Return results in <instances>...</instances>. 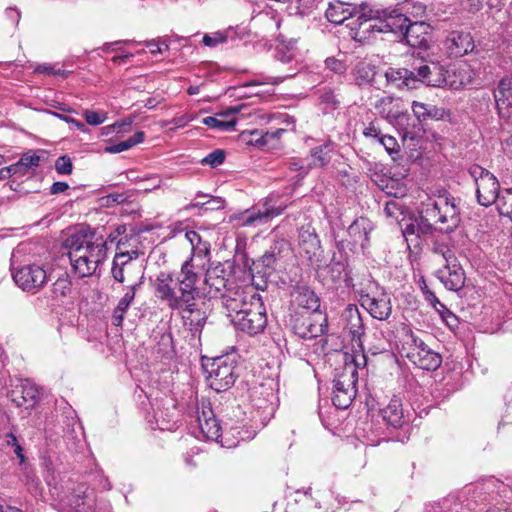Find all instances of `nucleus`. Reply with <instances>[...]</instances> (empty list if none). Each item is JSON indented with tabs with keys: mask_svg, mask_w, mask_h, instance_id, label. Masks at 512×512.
I'll return each mask as SVG.
<instances>
[{
	"mask_svg": "<svg viewBox=\"0 0 512 512\" xmlns=\"http://www.w3.org/2000/svg\"><path fill=\"white\" fill-rule=\"evenodd\" d=\"M205 368L208 373V384L216 392L228 390L238 377L237 360L233 354L216 357L210 364L205 365Z\"/></svg>",
	"mask_w": 512,
	"mask_h": 512,
	"instance_id": "8",
	"label": "nucleus"
},
{
	"mask_svg": "<svg viewBox=\"0 0 512 512\" xmlns=\"http://www.w3.org/2000/svg\"><path fill=\"white\" fill-rule=\"evenodd\" d=\"M432 250L435 254H438L442 257L444 263L457 258L450 247L443 242L435 241L433 243Z\"/></svg>",
	"mask_w": 512,
	"mask_h": 512,
	"instance_id": "51",
	"label": "nucleus"
},
{
	"mask_svg": "<svg viewBox=\"0 0 512 512\" xmlns=\"http://www.w3.org/2000/svg\"><path fill=\"white\" fill-rule=\"evenodd\" d=\"M378 415L388 427L394 429L401 428L407 422L402 401L397 396H393L385 406L380 408Z\"/></svg>",
	"mask_w": 512,
	"mask_h": 512,
	"instance_id": "23",
	"label": "nucleus"
},
{
	"mask_svg": "<svg viewBox=\"0 0 512 512\" xmlns=\"http://www.w3.org/2000/svg\"><path fill=\"white\" fill-rule=\"evenodd\" d=\"M402 233L407 242V246L410 250L412 249V247L415 249L420 247V235L417 232L416 224H407L405 228L402 230Z\"/></svg>",
	"mask_w": 512,
	"mask_h": 512,
	"instance_id": "45",
	"label": "nucleus"
},
{
	"mask_svg": "<svg viewBox=\"0 0 512 512\" xmlns=\"http://www.w3.org/2000/svg\"><path fill=\"white\" fill-rule=\"evenodd\" d=\"M230 273L225 269L224 264L217 263L207 269L205 274V284L209 287V293L214 295L218 293L225 294L229 290L227 288L229 283Z\"/></svg>",
	"mask_w": 512,
	"mask_h": 512,
	"instance_id": "25",
	"label": "nucleus"
},
{
	"mask_svg": "<svg viewBox=\"0 0 512 512\" xmlns=\"http://www.w3.org/2000/svg\"><path fill=\"white\" fill-rule=\"evenodd\" d=\"M497 110L501 117L509 116V108L512 107V89L509 79H501L494 91Z\"/></svg>",
	"mask_w": 512,
	"mask_h": 512,
	"instance_id": "31",
	"label": "nucleus"
},
{
	"mask_svg": "<svg viewBox=\"0 0 512 512\" xmlns=\"http://www.w3.org/2000/svg\"><path fill=\"white\" fill-rule=\"evenodd\" d=\"M324 105L325 113L338 108L339 100L334 91L328 90L322 93V106Z\"/></svg>",
	"mask_w": 512,
	"mask_h": 512,
	"instance_id": "56",
	"label": "nucleus"
},
{
	"mask_svg": "<svg viewBox=\"0 0 512 512\" xmlns=\"http://www.w3.org/2000/svg\"><path fill=\"white\" fill-rule=\"evenodd\" d=\"M8 396L17 407L29 409L37 403L39 391L34 383L26 379L15 385Z\"/></svg>",
	"mask_w": 512,
	"mask_h": 512,
	"instance_id": "21",
	"label": "nucleus"
},
{
	"mask_svg": "<svg viewBox=\"0 0 512 512\" xmlns=\"http://www.w3.org/2000/svg\"><path fill=\"white\" fill-rule=\"evenodd\" d=\"M380 113L386 120L395 125L402 132L404 139L408 138L412 140L416 137L415 125L410 123L412 118L407 111H394L393 109L386 111V109L383 108Z\"/></svg>",
	"mask_w": 512,
	"mask_h": 512,
	"instance_id": "26",
	"label": "nucleus"
},
{
	"mask_svg": "<svg viewBox=\"0 0 512 512\" xmlns=\"http://www.w3.org/2000/svg\"><path fill=\"white\" fill-rule=\"evenodd\" d=\"M221 297L223 307L229 318L232 317V314L236 315L238 312H250L253 309L250 304L256 301L263 302L261 296L252 287L228 290L227 293L221 294Z\"/></svg>",
	"mask_w": 512,
	"mask_h": 512,
	"instance_id": "15",
	"label": "nucleus"
},
{
	"mask_svg": "<svg viewBox=\"0 0 512 512\" xmlns=\"http://www.w3.org/2000/svg\"><path fill=\"white\" fill-rule=\"evenodd\" d=\"M360 303L374 319L379 321L387 320L392 313L391 298L383 289L361 294Z\"/></svg>",
	"mask_w": 512,
	"mask_h": 512,
	"instance_id": "17",
	"label": "nucleus"
},
{
	"mask_svg": "<svg viewBox=\"0 0 512 512\" xmlns=\"http://www.w3.org/2000/svg\"><path fill=\"white\" fill-rule=\"evenodd\" d=\"M343 358V367L336 369L331 397L333 405L338 409H347L351 405L357 394V368L365 366L367 362L364 354L351 357V361H348L349 356L347 354L343 355Z\"/></svg>",
	"mask_w": 512,
	"mask_h": 512,
	"instance_id": "5",
	"label": "nucleus"
},
{
	"mask_svg": "<svg viewBox=\"0 0 512 512\" xmlns=\"http://www.w3.org/2000/svg\"><path fill=\"white\" fill-rule=\"evenodd\" d=\"M440 309L437 311L443 323L452 331L458 328L459 319L450 311L445 305L439 306Z\"/></svg>",
	"mask_w": 512,
	"mask_h": 512,
	"instance_id": "46",
	"label": "nucleus"
},
{
	"mask_svg": "<svg viewBox=\"0 0 512 512\" xmlns=\"http://www.w3.org/2000/svg\"><path fill=\"white\" fill-rule=\"evenodd\" d=\"M363 135L366 138H371L378 142L379 138H381V136L383 135L379 122H369V124L363 129Z\"/></svg>",
	"mask_w": 512,
	"mask_h": 512,
	"instance_id": "62",
	"label": "nucleus"
},
{
	"mask_svg": "<svg viewBox=\"0 0 512 512\" xmlns=\"http://www.w3.org/2000/svg\"><path fill=\"white\" fill-rule=\"evenodd\" d=\"M199 275L192 259H187L181 266L176 279L172 273L161 271L154 282L156 297L172 310H182L192 306V301L199 295L197 283Z\"/></svg>",
	"mask_w": 512,
	"mask_h": 512,
	"instance_id": "2",
	"label": "nucleus"
},
{
	"mask_svg": "<svg viewBox=\"0 0 512 512\" xmlns=\"http://www.w3.org/2000/svg\"><path fill=\"white\" fill-rule=\"evenodd\" d=\"M143 283H144V272L141 273V276L139 277L138 280L134 281L133 283H131L130 285H128L126 287V292H125L124 296L121 298V300L132 304V302L135 298L136 292L142 286Z\"/></svg>",
	"mask_w": 512,
	"mask_h": 512,
	"instance_id": "54",
	"label": "nucleus"
},
{
	"mask_svg": "<svg viewBox=\"0 0 512 512\" xmlns=\"http://www.w3.org/2000/svg\"><path fill=\"white\" fill-rule=\"evenodd\" d=\"M295 333L306 340H316L320 335V325L315 323L310 317L298 321L294 325Z\"/></svg>",
	"mask_w": 512,
	"mask_h": 512,
	"instance_id": "37",
	"label": "nucleus"
},
{
	"mask_svg": "<svg viewBox=\"0 0 512 512\" xmlns=\"http://www.w3.org/2000/svg\"><path fill=\"white\" fill-rule=\"evenodd\" d=\"M168 417V413L164 412L158 407L153 414L155 427L160 430H170L172 425Z\"/></svg>",
	"mask_w": 512,
	"mask_h": 512,
	"instance_id": "53",
	"label": "nucleus"
},
{
	"mask_svg": "<svg viewBox=\"0 0 512 512\" xmlns=\"http://www.w3.org/2000/svg\"><path fill=\"white\" fill-rule=\"evenodd\" d=\"M291 203V201L285 199L277 205H268L265 209L252 207L232 214L229 217V222L233 223L235 227H255L267 223L273 217L282 214Z\"/></svg>",
	"mask_w": 512,
	"mask_h": 512,
	"instance_id": "10",
	"label": "nucleus"
},
{
	"mask_svg": "<svg viewBox=\"0 0 512 512\" xmlns=\"http://www.w3.org/2000/svg\"><path fill=\"white\" fill-rule=\"evenodd\" d=\"M402 206L396 200H389L384 206V213L388 218L397 219L402 214Z\"/></svg>",
	"mask_w": 512,
	"mask_h": 512,
	"instance_id": "63",
	"label": "nucleus"
},
{
	"mask_svg": "<svg viewBox=\"0 0 512 512\" xmlns=\"http://www.w3.org/2000/svg\"><path fill=\"white\" fill-rule=\"evenodd\" d=\"M55 169L61 175L71 174L73 170L71 158L67 155L58 157L55 162Z\"/></svg>",
	"mask_w": 512,
	"mask_h": 512,
	"instance_id": "58",
	"label": "nucleus"
},
{
	"mask_svg": "<svg viewBox=\"0 0 512 512\" xmlns=\"http://www.w3.org/2000/svg\"><path fill=\"white\" fill-rule=\"evenodd\" d=\"M385 78L387 84L391 87L397 89H414L415 88V78H413V74L411 70L406 68H389L385 72Z\"/></svg>",
	"mask_w": 512,
	"mask_h": 512,
	"instance_id": "32",
	"label": "nucleus"
},
{
	"mask_svg": "<svg viewBox=\"0 0 512 512\" xmlns=\"http://www.w3.org/2000/svg\"><path fill=\"white\" fill-rule=\"evenodd\" d=\"M299 68L297 67V63L295 65L289 66L288 70L284 74H279L277 76H261L258 79L252 80L251 85H262V84H271L277 85L283 82L285 79L295 76L298 73Z\"/></svg>",
	"mask_w": 512,
	"mask_h": 512,
	"instance_id": "41",
	"label": "nucleus"
},
{
	"mask_svg": "<svg viewBox=\"0 0 512 512\" xmlns=\"http://www.w3.org/2000/svg\"><path fill=\"white\" fill-rule=\"evenodd\" d=\"M130 303L119 300L112 314V323L115 326H121L125 318V314L130 307Z\"/></svg>",
	"mask_w": 512,
	"mask_h": 512,
	"instance_id": "50",
	"label": "nucleus"
},
{
	"mask_svg": "<svg viewBox=\"0 0 512 512\" xmlns=\"http://www.w3.org/2000/svg\"><path fill=\"white\" fill-rule=\"evenodd\" d=\"M360 19L362 21L356 29V37L362 44L373 42L380 34H392L400 39L404 28L408 25V17L401 9L366 1H363V6L360 8Z\"/></svg>",
	"mask_w": 512,
	"mask_h": 512,
	"instance_id": "3",
	"label": "nucleus"
},
{
	"mask_svg": "<svg viewBox=\"0 0 512 512\" xmlns=\"http://www.w3.org/2000/svg\"><path fill=\"white\" fill-rule=\"evenodd\" d=\"M239 112V108L231 107L226 111L216 114V116H207L203 118L202 123L210 128L229 131L232 130L236 125V119L234 115Z\"/></svg>",
	"mask_w": 512,
	"mask_h": 512,
	"instance_id": "29",
	"label": "nucleus"
},
{
	"mask_svg": "<svg viewBox=\"0 0 512 512\" xmlns=\"http://www.w3.org/2000/svg\"><path fill=\"white\" fill-rule=\"evenodd\" d=\"M371 230V222L367 218L360 217L349 225L347 232L355 244H360L364 248L368 244Z\"/></svg>",
	"mask_w": 512,
	"mask_h": 512,
	"instance_id": "34",
	"label": "nucleus"
},
{
	"mask_svg": "<svg viewBox=\"0 0 512 512\" xmlns=\"http://www.w3.org/2000/svg\"><path fill=\"white\" fill-rule=\"evenodd\" d=\"M128 196L125 193H109L100 198L101 206L111 207L118 204L127 202Z\"/></svg>",
	"mask_w": 512,
	"mask_h": 512,
	"instance_id": "49",
	"label": "nucleus"
},
{
	"mask_svg": "<svg viewBox=\"0 0 512 512\" xmlns=\"http://www.w3.org/2000/svg\"><path fill=\"white\" fill-rule=\"evenodd\" d=\"M378 143L381 144L390 155L397 154L400 150L397 140L390 135L383 134L381 138H379Z\"/></svg>",
	"mask_w": 512,
	"mask_h": 512,
	"instance_id": "59",
	"label": "nucleus"
},
{
	"mask_svg": "<svg viewBox=\"0 0 512 512\" xmlns=\"http://www.w3.org/2000/svg\"><path fill=\"white\" fill-rule=\"evenodd\" d=\"M454 75L459 78V81H452L450 86L457 89L459 87L467 86L472 83L474 79L473 71L468 65H460L454 70Z\"/></svg>",
	"mask_w": 512,
	"mask_h": 512,
	"instance_id": "43",
	"label": "nucleus"
},
{
	"mask_svg": "<svg viewBox=\"0 0 512 512\" xmlns=\"http://www.w3.org/2000/svg\"><path fill=\"white\" fill-rule=\"evenodd\" d=\"M300 253L303 254L312 264L318 261L320 239L316 229L310 224L303 225L299 231Z\"/></svg>",
	"mask_w": 512,
	"mask_h": 512,
	"instance_id": "22",
	"label": "nucleus"
},
{
	"mask_svg": "<svg viewBox=\"0 0 512 512\" xmlns=\"http://www.w3.org/2000/svg\"><path fill=\"white\" fill-rule=\"evenodd\" d=\"M436 277L450 291H458L465 284V274L458 259H452L439 268Z\"/></svg>",
	"mask_w": 512,
	"mask_h": 512,
	"instance_id": "19",
	"label": "nucleus"
},
{
	"mask_svg": "<svg viewBox=\"0 0 512 512\" xmlns=\"http://www.w3.org/2000/svg\"><path fill=\"white\" fill-rule=\"evenodd\" d=\"M185 238L191 244V252L192 255L189 259H192V264H194L195 258H206L210 254V243L202 239L201 235L193 230L187 231L185 233Z\"/></svg>",
	"mask_w": 512,
	"mask_h": 512,
	"instance_id": "35",
	"label": "nucleus"
},
{
	"mask_svg": "<svg viewBox=\"0 0 512 512\" xmlns=\"http://www.w3.org/2000/svg\"><path fill=\"white\" fill-rule=\"evenodd\" d=\"M415 78V88L417 83H422L432 87H442L447 84V71L443 65L437 61H421L411 70Z\"/></svg>",
	"mask_w": 512,
	"mask_h": 512,
	"instance_id": "16",
	"label": "nucleus"
},
{
	"mask_svg": "<svg viewBox=\"0 0 512 512\" xmlns=\"http://www.w3.org/2000/svg\"><path fill=\"white\" fill-rule=\"evenodd\" d=\"M497 493L503 498L504 503L512 500V479L508 480L507 483L500 482L497 487Z\"/></svg>",
	"mask_w": 512,
	"mask_h": 512,
	"instance_id": "64",
	"label": "nucleus"
},
{
	"mask_svg": "<svg viewBox=\"0 0 512 512\" xmlns=\"http://www.w3.org/2000/svg\"><path fill=\"white\" fill-rule=\"evenodd\" d=\"M40 164V156L34 152L24 153L17 163L13 164L16 173L19 176L26 175L30 170H34Z\"/></svg>",
	"mask_w": 512,
	"mask_h": 512,
	"instance_id": "39",
	"label": "nucleus"
},
{
	"mask_svg": "<svg viewBox=\"0 0 512 512\" xmlns=\"http://www.w3.org/2000/svg\"><path fill=\"white\" fill-rule=\"evenodd\" d=\"M421 291H422L424 300L429 305H431L435 309L436 312L440 309L439 306H444V304L442 302H440V300L436 297L435 293L429 289V287L427 286L425 281H423V285H421Z\"/></svg>",
	"mask_w": 512,
	"mask_h": 512,
	"instance_id": "57",
	"label": "nucleus"
},
{
	"mask_svg": "<svg viewBox=\"0 0 512 512\" xmlns=\"http://www.w3.org/2000/svg\"><path fill=\"white\" fill-rule=\"evenodd\" d=\"M138 257L139 252L136 250L116 253L111 267L113 279L118 283H124L126 275L129 277L135 267L133 261L137 260Z\"/></svg>",
	"mask_w": 512,
	"mask_h": 512,
	"instance_id": "24",
	"label": "nucleus"
},
{
	"mask_svg": "<svg viewBox=\"0 0 512 512\" xmlns=\"http://www.w3.org/2000/svg\"><path fill=\"white\" fill-rule=\"evenodd\" d=\"M235 38V30L233 28H228L225 31H217L211 34H205L203 36L202 42L205 46L208 47H216L218 44L224 43L229 39Z\"/></svg>",
	"mask_w": 512,
	"mask_h": 512,
	"instance_id": "40",
	"label": "nucleus"
},
{
	"mask_svg": "<svg viewBox=\"0 0 512 512\" xmlns=\"http://www.w3.org/2000/svg\"><path fill=\"white\" fill-rule=\"evenodd\" d=\"M429 30L430 26L427 23L412 22L408 18V25L404 28L399 40L414 48L427 49L430 42Z\"/></svg>",
	"mask_w": 512,
	"mask_h": 512,
	"instance_id": "20",
	"label": "nucleus"
},
{
	"mask_svg": "<svg viewBox=\"0 0 512 512\" xmlns=\"http://www.w3.org/2000/svg\"><path fill=\"white\" fill-rule=\"evenodd\" d=\"M72 284L68 278H58L52 288L55 297H64L71 292Z\"/></svg>",
	"mask_w": 512,
	"mask_h": 512,
	"instance_id": "48",
	"label": "nucleus"
},
{
	"mask_svg": "<svg viewBox=\"0 0 512 512\" xmlns=\"http://www.w3.org/2000/svg\"><path fill=\"white\" fill-rule=\"evenodd\" d=\"M275 58L282 64L292 63L296 59V51L291 44L290 46H278Z\"/></svg>",
	"mask_w": 512,
	"mask_h": 512,
	"instance_id": "47",
	"label": "nucleus"
},
{
	"mask_svg": "<svg viewBox=\"0 0 512 512\" xmlns=\"http://www.w3.org/2000/svg\"><path fill=\"white\" fill-rule=\"evenodd\" d=\"M11 271L16 285L26 292L36 293L47 281L46 271L38 264L15 267L12 261Z\"/></svg>",
	"mask_w": 512,
	"mask_h": 512,
	"instance_id": "13",
	"label": "nucleus"
},
{
	"mask_svg": "<svg viewBox=\"0 0 512 512\" xmlns=\"http://www.w3.org/2000/svg\"><path fill=\"white\" fill-rule=\"evenodd\" d=\"M182 318L185 325L189 326L193 336H200L201 331L207 321L208 313L202 307H199L195 301H192V306L185 307L182 310Z\"/></svg>",
	"mask_w": 512,
	"mask_h": 512,
	"instance_id": "27",
	"label": "nucleus"
},
{
	"mask_svg": "<svg viewBox=\"0 0 512 512\" xmlns=\"http://www.w3.org/2000/svg\"><path fill=\"white\" fill-rule=\"evenodd\" d=\"M324 63L325 67L322 70V78H330L331 83H339L347 70L346 64L334 57H328Z\"/></svg>",
	"mask_w": 512,
	"mask_h": 512,
	"instance_id": "36",
	"label": "nucleus"
},
{
	"mask_svg": "<svg viewBox=\"0 0 512 512\" xmlns=\"http://www.w3.org/2000/svg\"><path fill=\"white\" fill-rule=\"evenodd\" d=\"M196 417L201 434L207 440H214L221 443L222 446L231 448L236 446L237 442L228 443L223 441L222 427L215 418L211 403L207 400H201L197 406Z\"/></svg>",
	"mask_w": 512,
	"mask_h": 512,
	"instance_id": "12",
	"label": "nucleus"
},
{
	"mask_svg": "<svg viewBox=\"0 0 512 512\" xmlns=\"http://www.w3.org/2000/svg\"><path fill=\"white\" fill-rule=\"evenodd\" d=\"M225 160V153L221 149L213 150L206 157L203 158L202 163L210 165L212 168L218 167Z\"/></svg>",
	"mask_w": 512,
	"mask_h": 512,
	"instance_id": "55",
	"label": "nucleus"
},
{
	"mask_svg": "<svg viewBox=\"0 0 512 512\" xmlns=\"http://www.w3.org/2000/svg\"><path fill=\"white\" fill-rule=\"evenodd\" d=\"M444 47L450 57H462L473 52L475 43L470 32L452 30L446 35Z\"/></svg>",
	"mask_w": 512,
	"mask_h": 512,
	"instance_id": "18",
	"label": "nucleus"
},
{
	"mask_svg": "<svg viewBox=\"0 0 512 512\" xmlns=\"http://www.w3.org/2000/svg\"><path fill=\"white\" fill-rule=\"evenodd\" d=\"M34 72L39 74L57 75L63 78H66L70 74L69 71L56 69L55 66L48 64L37 65L34 69Z\"/></svg>",
	"mask_w": 512,
	"mask_h": 512,
	"instance_id": "61",
	"label": "nucleus"
},
{
	"mask_svg": "<svg viewBox=\"0 0 512 512\" xmlns=\"http://www.w3.org/2000/svg\"><path fill=\"white\" fill-rule=\"evenodd\" d=\"M363 6V2L358 4H351L342 1H334L330 2L326 11L325 17L326 19L335 25H340L344 23L346 20H350L347 23V27L349 28V34L353 40L358 42V37H356V29L360 21V8Z\"/></svg>",
	"mask_w": 512,
	"mask_h": 512,
	"instance_id": "11",
	"label": "nucleus"
},
{
	"mask_svg": "<svg viewBox=\"0 0 512 512\" xmlns=\"http://www.w3.org/2000/svg\"><path fill=\"white\" fill-rule=\"evenodd\" d=\"M83 117L89 125L97 126L106 121L107 113L104 111L85 110Z\"/></svg>",
	"mask_w": 512,
	"mask_h": 512,
	"instance_id": "52",
	"label": "nucleus"
},
{
	"mask_svg": "<svg viewBox=\"0 0 512 512\" xmlns=\"http://www.w3.org/2000/svg\"><path fill=\"white\" fill-rule=\"evenodd\" d=\"M285 165L291 171H300V173L297 175V180L295 181L294 186L285 188L284 196H290L292 195L295 186L299 183V181L303 178L304 174L306 173V169L302 163V160L297 158L289 159L285 163Z\"/></svg>",
	"mask_w": 512,
	"mask_h": 512,
	"instance_id": "44",
	"label": "nucleus"
},
{
	"mask_svg": "<svg viewBox=\"0 0 512 512\" xmlns=\"http://www.w3.org/2000/svg\"><path fill=\"white\" fill-rule=\"evenodd\" d=\"M401 354L419 368L427 371H435L442 363L441 355L431 349L411 330L405 334Z\"/></svg>",
	"mask_w": 512,
	"mask_h": 512,
	"instance_id": "7",
	"label": "nucleus"
},
{
	"mask_svg": "<svg viewBox=\"0 0 512 512\" xmlns=\"http://www.w3.org/2000/svg\"><path fill=\"white\" fill-rule=\"evenodd\" d=\"M49 113L52 116H54V117H56V118H58V119H60V120H62L64 122H66L67 124H69L71 129H76V130H79V131H82V132H86L87 131L86 126L81 121H79V120H76V119H74V118H72V117H70V116H68L66 114L58 113V112H55V111H49Z\"/></svg>",
	"mask_w": 512,
	"mask_h": 512,
	"instance_id": "60",
	"label": "nucleus"
},
{
	"mask_svg": "<svg viewBox=\"0 0 512 512\" xmlns=\"http://www.w3.org/2000/svg\"><path fill=\"white\" fill-rule=\"evenodd\" d=\"M0 446L8 454L10 453V450H12L19 461V465H23L25 463L26 456L22 446V438L17 436L13 431L0 433Z\"/></svg>",
	"mask_w": 512,
	"mask_h": 512,
	"instance_id": "33",
	"label": "nucleus"
},
{
	"mask_svg": "<svg viewBox=\"0 0 512 512\" xmlns=\"http://www.w3.org/2000/svg\"><path fill=\"white\" fill-rule=\"evenodd\" d=\"M73 271L80 277L100 275V265L107 257V239L90 229L69 235L65 242Z\"/></svg>",
	"mask_w": 512,
	"mask_h": 512,
	"instance_id": "1",
	"label": "nucleus"
},
{
	"mask_svg": "<svg viewBox=\"0 0 512 512\" xmlns=\"http://www.w3.org/2000/svg\"><path fill=\"white\" fill-rule=\"evenodd\" d=\"M344 322V329H347L352 335V338H359L364 333V324L355 304H348L341 314Z\"/></svg>",
	"mask_w": 512,
	"mask_h": 512,
	"instance_id": "28",
	"label": "nucleus"
},
{
	"mask_svg": "<svg viewBox=\"0 0 512 512\" xmlns=\"http://www.w3.org/2000/svg\"><path fill=\"white\" fill-rule=\"evenodd\" d=\"M494 204L500 215L508 216L512 212V188L500 190Z\"/></svg>",
	"mask_w": 512,
	"mask_h": 512,
	"instance_id": "42",
	"label": "nucleus"
},
{
	"mask_svg": "<svg viewBox=\"0 0 512 512\" xmlns=\"http://www.w3.org/2000/svg\"><path fill=\"white\" fill-rule=\"evenodd\" d=\"M460 200H457L447 190L441 189L428 199L416 223L419 235H428L433 230L450 233L461 222Z\"/></svg>",
	"mask_w": 512,
	"mask_h": 512,
	"instance_id": "4",
	"label": "nucleus"
},
{
	"mask_svg": "<svg viewBox=\"0 0 512 512\" xmlns=\"http://www.w3.org/2000/svg\"><path fill=\"white\" fill-rule=\"evenodd\" d=\"M468 174L472 178L477 202L484 207H489L497 201L500 184L497 177L489 170L474 164L468 168Z\"/></svg>",
	"mask_w": 512,
	"mask_h": 512,
	"instance_id": "9",
	"label": "nucleus"
},
{
	"mask_svg": "<svg viewBox=\"0 0 512 512\" xmlns=\"http://www.w3.org/2000/svg\"><path fill=\"white\" fill-rule=\"evenodd\" d=\"M53 494L74 512H96L94 491L86 483L68 479L54 486Z\"/></svg>",
	"mask_w": 512,
	"mask_h": 512,
	"instance_id": "6",
	"label": "nucleus"
},
{
	"mask_svg": "<svg viewBox=\"0 0 512 512\" xmlns=\"http://www.w3.org/2000/svg\"><path fill=\"white\" fill-rule=\"evenodd\" d=\"M411 108L414 116L419 122L443 120L449 115V112L443 107H437L435 105L425 104L418 101H413Z\"/></svg>",
	"mask_w": 512,
	"mask_h": 512,
	"instance_id": "30",
	"label": "nucleus"
},
{
	"mask_svg": "<svg viewBox=\"0 0 512 512\" xmlns=\"http://www.w3.org/2000/svg\"><path fill=\"white\" fill-rule=\"evenodd\" d=\"M253 308L250 312H238L232 314L230 317L231 322L237 329L249 334L255 335L261 333L267 324L266 309L263 302H254L250 304Z\"/></svg>",
	"mask_w": 512,
	"mask_h": 512,
	"instance_id": "14",
	"label": "nucleus"
},
{
	"mask_svg": "<svg viewBox=\"0 0 512 512\" xmlns=\"http://www.w3.org/2000/svg\"><path fill=\"white\" fill-rule=\"evenodd\" d=\"M296 300L299 306L313 313L318 312L320 309L318 296L308 287H303L299 290Z\"/></svg>",
	"mask_w": 512,
	"mask_h": 512,
	"instance_id": "38",
	"label": "nucleus"
}]
</instances>
